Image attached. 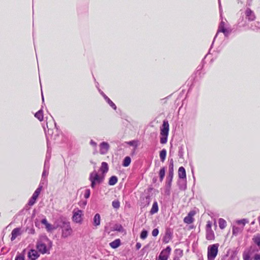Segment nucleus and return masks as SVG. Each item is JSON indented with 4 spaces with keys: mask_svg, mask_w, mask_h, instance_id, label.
<instances>
[{
    "mask_svg": "<svg viewBox=\"0 0 260 260\" xmlns=\"http://www.w3.org/2000/svg\"><path fill=\"white\" fill-rule=\"evenodd\" d=\"M54 225L56 229L58 228L61 229L62 238H66L71 236L73 233L70 222L63 216H60L55 219Z\"/></svg>",
    "mask_w": 260,
    "mask_h": 260,
    "instance_id": "f257e3e1",
    "label": "nucleus"
},
{
    "mask_svg": "<svg viewBox=\"0 0 260 260\" xmlns=\"http://www.w3.org/2000/svg\"><path fill=\"white\" fill-rule=\"evenodd\" d=\"M52 245V241L46 235H42L37 241L36 247L40 252L45 254L49 253Z\"/></svg>",
    "mask_w": 260,
    "mask_h": 260,
    "instance_id": "f03ea898",
    "label": "nucleus"
},
{
    "mask_svg": "<svg viewBox=\"0 0 260 260\" xmlns=\"http://www.w3.org/2000/svg\"><path fill=\"white\" fill-rule=\"evenodd\" d=\"M169 131V124L168 121L164 120L162 122L161 127H160V143L164 144L167 142L168 137Z\"/></svg>",
    "mask_w": 260,
    "mask_h": 260,
    "instance_id": "7ed1b4c3",
    "label": "nucleus"
},
{
    "mask_svg": "<svg viewBox=\"0 0 260 260\" xmlns=\"http://www.w3.org/2000/svg\"><path fill=\"white\" fill-rule=\"evenodd\" d=\"M219 244H214L210 245L207 249V258L208 260H214L216 257L218 251Z\"/></svg>",
    "mask_w": 260,
    "mask_h": 260,
    "instance_id": "20e7f679",
    "label": "nucleus"
},
{
    "mask_svg": "<svg viewBox=\"0 0 260 260\" xmlns=\"http://www.w3.org/2000/svg\"><path fill=\"white\" fill-rule=\"evenodd\" d=\"M104 179V177L100 176L98 173L93 171L90 174L89 180L91 182L90 186L94 188L96 184L101 183Z\"/></svg>",
    "mask_w": 260,
    "mask_h": 260,
    "instance_id": "39448f33",
    "label": "nucleus"
},
{
    "mask_svg": "<svg viewBox=\"0 0 260 260\" xmlns=\"http://www.w3.org/2000/svg\"><path fill=\"white\" fill-rule=\"evenodd\" d=\"M83 211L77 209L73 211V220L75 222L81 223L82 221Z\"/></svg>",
    "mask_w": 260,
    "mask_h": 260,
    "instance_id": "423d86ee",
    "label": "nucleus"
},
{
    "mask_svg": "<svg viewBox=\"0 0 260 260\" xmlns=\"http://www.w3.org/2000/svg\"><path fill=\"white\" fill-rule=\"evenodd\" d=\"M100 153L101 154L104 155L107 153L109 149L110 145L108 143L106 142H102L99 145Z\"/></svg>",
    "mask_w": 260,
    "mask_h": 260,
    "instance_id": "0eeeda50",
    "label": "nucleus"
},
{
    "mask_svg": "<svg viewBox=\"0 0 260 260\" xmlns=\"http://www.w3.org/2000/svg\"><path fill=\"white\" fill-rule=\"evenodd\" d=\"M245 14L246 18L249 21H254L256 18L254 12L249 8H247L246 9Z\"/></svg>",
    "mask_w": 260,
    "mask_h": 260,
    "instance_id": "6e6552de",
    "label": "nucleus"
},
{
    "mask_svg": "<svg viewBox=\"0 0 260 260\" xmlns=\"http://www.w3.org/2000/svg\"><path fill=\"white\" fill-rule=\"evenodd\" d=\"M51 123H53L55 128L57 129L56 124L53 119L52 122L51 121L47 122L46 125L48 128V131H47V132H45L47 139H48V136H49V135H50L51 137H53V130L51 129V127H52ZM44 129H45V128H44ZM45 131H46V130H45Z\"/></svg>",
    "mask_w": 260,
    "mask_h": 260,
    "instance_id": "1a4fd4ad",
    "label": "nucleus"
},
{
    "mask_svg": "<svg viewBox=\"0 0 260 260\" xmlns=\"http://www.w3.org/2000/svg\"><path fill=\"white\" fill-rule=\"evenodd\" d=\"M41 222L42 224L45 225L46 230L48 232H51L53 230L56 229V228H55V226H53L50 223H48V222L46 218L42 219L41 221Z\"/></svg>",
    "mask_w": 260,
    "mask_h": 260,
    "instance_id": "9d476101",
    "label": "nucleus"
},
{
    "mask_svg": "<svg viewBox=\"0 0 260 260\" xmlns=\"http://www.w3.org/2000/svg\"><path fill=\"white\" fill-rule=\"evenodd\" d=\"M21 234V229L20 228H16L13 229L11 233V241L14 240L17 236Z\"/></svg>",
    "mask_w": 260,
    "mask_h": 260,
    "instance_id": "9b49d317",
    "label": "nucleus"
},
{
    "mask_svg": "<svg viewBox=\"0 0 260 260\" xmlns=\"http://www.w3.org/2000/svg\"><path fill=\"white\" fill-rule=\"evenodd\" d=\"M38 251L34 249H31L28 252V257L31 260H36L39 256Z\"/></svg>",
    "mask_w": 260,
    "mask_h": 260,
    "instance_id": "f8f14e48",
    "label": "nucleus"
},
{
    "mask_svg": "<svg viewBox=\"0 0 260 260\" xmlns=\"http://www.w3.org/2000/svg\"><path fill=\"white\" fill-rule=\"evenodd\" d=\"M225 22L222 20L220 22V23H219V25L218 26V30H217V32L216 34V35H215L214 38V40L215 39V38H216L219 32H224L225 31V29L226 28L225 27ZM214 41V40H213ZM213 43H214V41H213L212 42V44L211 45V47L212 46L213 44Z\"/></svg>",
    "mask_w": 260,
    "mask_h": 260,
    "instance_id": "ddd939ff",
    "label": "nucleus"
},
{
    "mask_svg": "<svg viewBox=\"0 0 260 260\" xmlns=\"http://www.w3.org/2000/svg\"><path fill=\"white\" fill-rule=\"evenodd\" d=\"M178 177L181 179H186V171L183 167H179L178 169Z\"/></svg>",
    "mask_w": 260,
    "mask_h": 260,
    "instance_id": "4468645a",
    "label": "nucleus"
},
{
    "mask_svg": "<svg viewBox=\"0 0 260 260\" xmlns=\"http://www.w3.org/2000/svg\"><path fill=\"white\" fill-rule=\"evenodd\" d=\"M101 223V216L100 214L96 213L93 219V226L97 227L100 225Z\"/></svg>",
    "mask_w": 260,
    "mask_h": 260,
    "instance_id": "2eb2a0df",
    "label": "nucleus"
},
{
    "mask_svg": "<svg viewBox=\"0 0 260 260\" xmlns=\"http://www.w3.org/2000/svg\"><path fill=\"white\" fill-rule=\"evenodd\" d=\"M172 234L170 231H167L165 236L163 237V242L165 243H168L170 240L172 239Z\"/></svg>",
    "mask_w": 260,
    "mask_h": 260,
    "instance_id": "dca6fc26",
    "label": "nucleus"
},
{
    "mask_svg": "<svg viewBox=\"0 0 260 260\" xmlns=\"http://www.w3.org/2000/svg\"><path fill=\"white\" fill-rule=\"evenodd\" d=\"M247 25L246 20L244 19V16L241 17L238 21V26L239 27H244Z\"/></svg>",
    "mask_w": 260,
    "mask_h": 260,
    "instance_id": "f3484780",
    "label": "nucleus"
},
{
    "mask_svg": "<svg viewBox=\"0 0 260 260\" xmlns=\"http://www.w3.org/2000/svg\"><path fill=\"white\" fill-rule=\"evenodd\" d=\"M121 244V241L119 239H117L113 241L110 243L109 245L113 249H116L120 246Z\"/></svg>",
    "mask_w": 260,
    "mask_h": 260,
    "instance_id": "a211bd4d",
    "label": "nucleus"
},
{
    "mask_svg": "<svg viewBox=\"0 0 260 260\" xmlns=\"http://www.w3.org/2000/svg\"><path fill=\"white\" fill-rule=\"evenodd\" d=\"M243 230V228L233 226L232 228L233 235L234 236H237L239 234L242 232Z\"/></svg>",
    "mask_w": 260,
    "mask_h": 260,
    "instance_id": "6ab92c4d",
    "label": "nucleus"
},
{
    "mask_svg": "<svg viewBox=\"0 0 260 260\" xmlns=\"http://www.w3.org/2000/svg\"><path fill=\"white\" fill-rule=\"evenodd\" d=\"M173 176L174 175L168 174L166 180L165 186H172V182L173 178Z\"/></svg>",
    "mask_w": 260,
    "mask_h": 260,
    "instance_id": "aec40b11",
    "label": "nucleus"
},
{
    "mask_svg": "<svg viewBox=\"0 0 260 260\" xmlns=\"http://www.w3.org/2000/svg\"><path fill=\"white\" fill-rule=\"evenodd\" d=\"M35 116L40 121H43L44 118L43 110L42 109L39 110L37 112L35 113Z\"/></svg>",
    "mask_w": 260,
    "mask_h": 260,
    "instance_id": "412c9836",
    "label": "nucleus"
},
{
    "mask_svg": "<svg viewBox=\"0 0 260 260\" xmlns=\"http://www.w3.org/2000/svg\"><path fill=\"white\" fill-rule=\"evenodd\" d=\"M109 168L108 164L106 162H103L100 168V170L103 174L107 173L108 171Z\"/></svg>",
    "mask_w": 260,
    "mask_h": 260,
    "instance_id": "4be33fe9",
    "label": "nucleus"
},
{
    "mask_svg": "<svg viewBox=\"0 0 260 260\" xmlns=\"http://www.w3.org/2000/svg\"><path fill=\"white\" fill-rule=\"evenodd\" d=\"M179 188L180 190H184L186 188V180L182 179L178 182Z\"/></svg>",
    "mask_w": 260,
    "mask_h": 260,
    "instance_id": "5701e85b",
    "label": "nucleus"
},
{
    "mask_svg": "<svg viewBox=\"0 0 260 260\" xmlns=\"http://www.w3.org/2000/svg\"><path fill=\"white\" fill-rule=\"evenodd\" d=\"M158 211V207L157 203L155 201L153 203L152 208L150 210V213L151 214H153L154 213H156Z\"/></svg>",
    "mask_w": 260,
    "mask_h": 260,
    "instance_id": "b1692460",
    "label": "nucleus"
},
{
    "mask_svg": "<svg viewBox=\"0 0 260 260\" xmlns=\"http://www.w3.org/2000/svg\"><path fill=\"white\" fill-rule=\"evenodd\" d=\"M166 173V168L162 167L161 168L159 171V180L160 182H162L164 177L165 176Z\"/></svg>",
    "mask_w": 260,
    "mask_h": 260,
    "instance_id": "393cba45",
    "label": "nucleus"
},
{
    "mask_svg": "<svg viewBox=\"0 0 260 260\" xmlns=\"http://www.w3.org/2000/svg\"><path fill=\"white\" fill-rule=\"evenodd\" d=\"M131 162V158L129 156H126L123 160L122 166L124 167H128Z\"/></svg>",
    "mask_w": 260,
    "mask_h": 260,
    "instance_id": "a878e982",
    "label": "nucleus"
},
{
    "mask_svg": "<svg viewBox=\"0 0 260 260\" xmlns=\"http://www.w3.org/2000/svg\"><path fill=\"white\" fill-rule=\"evenodd\" d=\"M113 228V231H117L119 232H123L124 231L122 225L118 223L115 224Z\"/></svg>",
    "mask_w": 260,
    "mask_h": 260,
    "instance_id": "bb28decb",
    "label": "nucleus"
},
{
    "mask_svg": "<svg viewBox=\"0 0 260 260\" xmlns=\"http://www.w3.org/2000/svg\"><path fill=\"white\" fill-rule=\"evenodd\" d=\"M167 155V151L165 149H162L160 152H159V157L160 160L162 162H164L166 159Z\"/></svg>",
    "mask_w": 260,
    "mask_h": 260,
    "instance_id": "cd10ccee",
    "label": "nucleus"
},
{
    "mask_svg": "<svg viewBox=\"0 0 260 260\" xmlns=\"http://www.w3.org/2000/svg\"><path fill=\"white\" fill-rule=\"evenodd\" d=\"M252 240L254 243L258 247L260 250V234H257L253 238Z\"/></svg>",
    "mask_w": 260,
    "mask_h": 260,
    "instance_id": "c85d7f7f",
    "label": "nucleus"
},
{
    "mask_svg": "<svg viewBox=\"0 0 260 260\" xmlns=\"http://www.w3.org/2000/svg\"><path fill=\"white\" fill-rule=\"evenodd\" d=\"M117 177L115 176H112L109 178L108 184L110 185H114L117 182Z\"/></svg>",
    "mask_w": 260,
    "mask_h": 260,
    "instance_id": "c756f323",
    "label": "nucleus"
},
{
    "mask_svg": "<svg viewBox=\"0 0 260 260\" xmlns=\"http://www.w3.org/2000/svg\"><path fill=\"white\" fill-rule=\"evenodd\" d=\"M192 214L191 212H189L187 216L184 218V221L185 223L190 224L193 222V218L191 217Z\"/></svg>",
    "mask_w": 260,
    "mask_h": 260,
    "instance_id": "7c9ffc66",
    "label": "nucleus"
},
{
    "mask_svg": "<svg viewBox=\"0 0 260 260\" xmlns=\"http://www.w3.org/2000/svg\"><path fill=\"white\" fill-rule=\"evenodd\" d=\"M219 226L220 229H224L226 226V222L223 218H219L218 220Z\"/></svg>",
    "mask_w": 260,
    "mask_h": 260,
    "instance_id": "2f4dec72",
    "label": "nucleus"
},
{
    "mask_svg": "<svg viewBox=\"0 0 260 260\" xmlns=\"http://www.w3.org/2000/svg\"><path fill=\"white\" fill-rule=\"evenodd\" d=\"M248 222H249V220L246 218L237 220L236 221V223L238 224H239V225L242 224V226L241 228H243V229L244 228V226H245V225Z\"/></svg>",
    "mask_w": 260,
    "mask_h": 260,
    "instance_id": "473e14b6",
    "label": "nucleus"
},
{
    "mask_svg": "<svg viewBox=\"0 0 260 260\" xmlns=\"http://www.w3.org/2000/svg\"><path fill=\"white\" fill-rule=\"evenodd\" d=\"M48 182L47 178L42 177L41 178V181L38 187H41V189L43 188V187L47 185Z\"/></svg>",
    "mask_w": 260,
    "mask_h": 260,
    "instance_id": "72a5a7b5",
    "label": "nucleus"
},
{
    "mask_svg": "<svg viewBox=\"0 0 260 260\" xmlns=\"http://www.w3.org/2000/svg\"><path fill=\"white\" fill-rule=\"evenodd\" d=\"M206 239L208 240H212L214 239V234L213 231H207L206 234Z\"/></svg>",
    "mask_w": 260,
    "mask_h": 260,
    "instance_id": "f704fd0d",
    "label": "nucleus"
},
{
    "mask_svg": "<svg viewBox=\"0 0 260 260\" xmlns=\"http://www.w3.org/2000/svg\"><path fill=\"white\" fill-rule=\"evenodd\" d=\"M168 174L174 175L173 172V159H171L170 161V164L169 166V173Z\"/></svg>",
    "mask_w": 260,
    "mask_h": 260,
    "instance_id": "c9c22d12",
    "label": "nucleus"
},
{
    "mask_svg": "<svg viewBox=\"0 0 260 260\" xmlns=\"http://www.w3.org/2000/svg\"><path fill=\"white\" fill-rule=\"evenodd\" d=\"M41 190H42L41 187H38L37 188V189L35 191V192H34L32 196L37 199V198H38L40 194Z\"/></svg>",
    "mask_w": 260,
    "mask_h": 260,
    "instance_id": "e433bc0d",
    "label": "nucleus"
},
{
    "mask_svg": "<svg viewBox=\"0 0 260 260\" xmlns=\"http://www.w3.org/2000/svg\"><path fill=\"white\" fill-rule=\"evenodd\" d=\"M243 260H251L250 258V252L244 251L243 253Z\"/></svg>",
    "mask_w": 260,
    "mask_h": 260,
    "instance_id": "4c0bfd02",
    "label": "nucleus"
},
{
    "mask_svg": "<svg viewBox=\"0 0 260 260\" xmlns=\"http://www.w3.org/2000/svg\"><path fill=\"white\" fill-rule=\"evenodd\" d=\"M112 205L113 208L118 209L120 207V202L118 200H114L112 203Z\"/></svg>",
    "mask_w": 260,
    "mask_h": 260,
    "instance_id": "58836bf2",
    "label": "nucleus"
},
{
    "mask_svg": "<svg viewBox=\"0 0 260 260\" xmlns=\"http://www.w3.org/2000/svg\"><path fill=\"white\" fill-rule=\"evenodd\" d=\"M148 236V232L146 230H143L140 234V238L141 239L144 240Z\"/></svg>",
    "mask_w": 260,
    "mask_h": 260,
    "instance_id": "ea45409f",
    "label": "nucleus"
},
{
    "mask_svg": "<svg viewBox=\"0 0 260 260\" xmlns=\"http://www.w3.org/2000/svg\"><path fill=\"white\" fill-rule=\"evenodd\" d=\"M168 255L163 254L162 252H161L156 260H168Z\"/></svg>",
    "mask_w": 260,
    "mask_h": 260,
    "instance_id": "a19ab883",
    "label": "nucleus"
},
{
    "mask_svg": "<svg viewBox=\"0 0 260 260\" xmlns=\"http://www.w3.org/2000/svg\"><path fill=\"white\" fill-rule=\"evenodd\" d=\"M106 102L113 109H114V110H116L117 107L116 105L110 99Z\"/></svg>",
    "mask_w": 260,
    "mask_h": 260,
    "instance_id": "79ce46f5",
    "label": "nucleus"
},
{
    "mask_svg": "<svg viewBox=\"0 0 260 260\" xmlns=\"http://www.w3.org/2000/svg\"><path fill=\"white\" fill-rule=\"evenodd\" d=\"M37 200V199L34 197H31L28 201V205L31 206L35 204Z\"/></svg>",
    "mask_w": 260,
    "mask_h": 260,
    "instance_id": "37998d69",
    "label": "nucleus"
},
{
    "mask_svg": "<svg viewBox=\"0 0 260 260\" xmlns=\"http://www.w3.org/2000/svg\"><path fill=\"white\" fill-rule=\"evenodd\" d=\"M26 232L29 234H34L35 233V230L33 227L28 228L26 229Z\"/></svg>",
    "mask_w": 260,
    "mask_h": 260,
    "instance_id": "c03bdc74",
    "label": "nucleus"
},
{
    "mask_svg": "<svg viewBox=\"0 0 260 260\" xmlns=\"http://www.w3.org/2000/svg\"><path fill=\"white\" fill-rule=\"evenodd\" d=\"M90 196V190L89 189H86L84 194V197L85 199H88Z\"/></svg>",
    "mask_w": 260,
    "mask_h": 260,
    "instance_id": "a18cd8bd",
    "label": "nucleus"
},
{
    "mask_svg": "<svg viewBox=\"0 0 260 260\" xmlns=\"http://www.w3.org/2000/svg\"><path fill=\"white\" fill-rule=\"evenodd\" d=\"M49 169V160H47V156L46 157L43 169Z\"/></svg>",
    "mask_w": 260,
    "mask_h": 260,
    "instance_id": "49530a36",
    "label": "nucleus"
},
{
    "mask_svg": "<svg viewBox=\"0 0 260 260\" xmlns=\"http://www.w3.org/2000/svg\"><path fill=\"white\" fill-rule=\"evenodd\" d=\"M49 169H43V171L42 173V177L44 178H47V176L49 174Z\"/></svg>",
    "mask_w": 260,
    "mask_h": 260,
    "instance_id": "de8ad7c7",
    "label": "nucleus"
},
{
    "mask_svg": "<svg viewBox=\"0 0 260 260\" xmlns=\"http://www.w3.org/2000/svg\"><path fill=\"white\" fill-rule=\"evenodd\" d=\"M171 251V248L170 247V246H167L166 249H165L164 250H163L161 252H162V253L164 252H166L168 254L167 255H168L170 254V252Z\"/></svg>",
    "mask_w": 260,
    "mask_h": 260,
    "instance_id": "09e8293b",
    "label": "nucleus"
},
{
    "mask_svg": "<svg viewBox=\"0 0 260 260\" xmlns=\"http://www.w3.org/2000/svg\"><path fill=\"white\" fill-rule=\"evenodd\" d=\"M171 186H165V193L167 195H170L171 193Z\"/></svg>",
    "mask_w": 260,
    "mask_h": 260,
    "instance_id": "8fccbe9b",
    "label": "nucleus"
},
{
    "mask_svg": "<svg viewBox=\"0 0 260 260\" xmlns=\"http://www.w3.org/2000/svg\"><path fill=\"white\" fill-rule=\"evenodd\" d=\"M158 233H159V231H158V229H156V228L153 229L152 232V235L154 237L157 236L158 235Z\"/></svg>",
    "mask_w": 260,
    "mask_h": 260,
    "instance_id": "3c124183",
    "label": "nucleus"
},
{
    "mask_svg": "<svg viewBox=\"0 0 260 260\" xmlns=\"http://www.w3.org/2000/svg\"><path fill=\"white\" fill-rule=\"evenodd\" d=\"M14 260H24V256L21 254L17 255L15 257Z\"/></svg>",
    "mask_w": 260,
    "mask_h": 260,
    "instance_id": "603ef678",
    "label": "nucleus"
},
{
    "mask_svg": "<svg viewBox=\"0 0 260 260\" xmlns=\"http://www.w3.org/2000/svg\"><path fill=\"white\" fill-rule=\"evenodd\" d=\"M178 156L180 158H182L183 156V151L182 147H180L179 152H178Z\"/></svg>",
    "mask_w": 260,
    "mask_h": 260,
    "instance_id": "864d4df0",
    "label": "nucleus"
},
{
    "mask_svg": "<svg viewBox=\"0 0 260 260\" xmlns=\"http://www.w3.org/2000/svg\"><path fill=\"white\" fill-rule=\"evenodd\" d=\"M89 143L94 148H96L97 143L95 142H94L93 140H91Z\"/></svg>",
    "mask_w": 260,
    "mask_h": 260,
    "instance_id": "5fc2aeb1",
    "label": "nucleus"
},
{
    "mask_svg": "<svg viewBox=\"0 0 260 260\" xmlns=\"http://www.w3.org/2000/svg\"><path fill=\"white\" fill-rule=\"evenodd\" d=\"M225 37H228L230 33V32L226 29H225V31L222 32Z\"/></svg>",
    "mask_w": 260,
    "mask_h": 260,
    "instance_id": "6e6d98bb",
    "label": "nucleus"
},
{
    "mask_svg": "<svg viewBox=\"0 0 260 260\" xmlns=\"http://www.w3.org/2000/svg\"><path fill=\"white\" fill-rule=\"evenodd\" d=\"M128 144L131 146H137L136 142L135 141H131L128 142Z\"/></svg>",
    "mask_w": 260,
    "mask_h": 260,
    "instance_id": "4d7b16f0",
    "label": "nucleus"
},
{
    "mask_svg": "<svg viewBox=\"0 0 260 260\" xmlns=\"http://www.w3.org/2000/svg\"><path fill=\"white\" fill-rule=\"evenodd\" d=\"M254 260H260V254H256L253 257Z\"/></svg>",
    "mask_w": 260,
    "mask_h": 260,
    "instance_id": "13d9d810",
    "label": "nucleus"
},
{
    "mask_svg": "<svg viewBox=\"0 0 260 260\" xmlns=\"http://www.w3.org/2000/svg\"><path fill=\"white\" fill-rule=\"evenodd\" d=\"M141 247V244L140 243H137L136 245V248L137 250H139Z\"/></svg>",
    "mask_w": 260,
    "mask_h": 260,
    "instance_id": "bf43d9fd",
    "label": "nucleus"
},
{
    "mask_svg": "<svg viewBox=\"0 0 260 260\" xmlns=\"http://www.w3.org/2000/svg\"><path fill=\"white\" fill-rule=\"evenodd\" d=\"M47 146H48V150H47V153L46 156H47V160H49V159H50V153H49V146H48V143L47 144Z\"/></svg>",
    "mask_w": 260,
    "mask_h": 260,
    "instance_id": "052dcab7",
    "label": "nucleus"
},
{
    "mask_svg": "<svg viewBox=\"0 0 260 260\" xmlns=\"http://www.w3.org/2000/svg\"><path fill=\"white\" fill-rule=\"evenodd\" d=\"M99 92H100V94L102 95V96H103V97H104V95H106V94L104 93V92H103V91H102L101 89H99Z\"/></svg>",
    "mask_w": 260,
    "mask_h": 260,
    "instance_id": "680f3d73",
    "label": "nucleus"
},
{
    "mask_svg": "<svg viewBox=\"0 0 260 260\" xmlns=\"http://www.w3.org/2000/svg\"><path fill=\"white\" fill-rule=\"evenodd\" d=\"M103 98L106 102H107L109 99V98L106 95H104Z\"/></svg>",
    "mask_w": 260,
    "mask_h": 260,
    "instance_id": "e2e57ef3",
    "label": "nucleus"
},
{
    "mask_svg": "<svg viewBox=\"0 0 260 260\" xmlns=\"http://www.w3.org/2000/svg\"><path fill=\"white\" fill-rule=\"evenodd\" d=\"M42 98L43 102H44V96H43V94H42Z\"/></svg>",
    "mask_w": 260,
    "mask_h": 260,
    "instance_id": "0e129e2a",
    "label": "nucleus"
},
{
    "mask_svg": "<svg viewBox=\"0 0 260 260\" xmlns=\"http://www.w3.org/2000/svg\"><path fill=\"white\" fill-rule=\"evenodd\" d=\"M174 260H179V259H178V258H177V257H175V258H174Z\"/></svg>",
    "mask_w": 260,
    "mask_h": 260,
    "instance_id": "69168bd1",
    "label": "nucleus"
},
{
    "mask_svg": "<svg viewBox=\"0 0 260 260\" xmlns=\"http://www.w3.org/2000/svg\"><path fill=\"white\" fill-rule=\"evenodd\" d=\"M247 5H248L249 6H250V3H247Z\"/></svg>",
    "mask_w": 260,
    "mask_h": 260,
    "instance_id": "338daca9",
    "label": "nucleus"
},
{
    "mask_svg": "<svg viewBox=\"0 0 260 260\" xmlns=\"http://www.w3.org/2000/svg\"><path fill=\"white\" fill-rule=\"evenodd\" d=\"M155 180H156V179H154V178L153 179V182L155 181Z\"/></svg>",
    "mask_w": 260,
    "mask_h": 260,
    "instance_id": "774afa93",
    "label": "nucleus"
}]
</instances>
